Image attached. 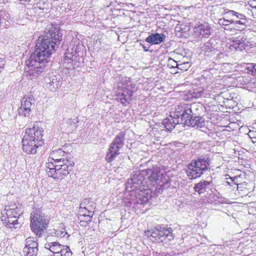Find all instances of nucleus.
<instances>
[{
  "mask_svg": "<svg viewBox=\"0 0 256 256\" xmlns=\"http://www.w3.org/2000/svg\"><path fill=\"white\" fill-rule=\"evenodd\" d=\"M62 40L59 28H52L45 35L38 36L36 49L26 61V76L28 79L36 80L44 72L52 54L58 48Z\"/></svg>",
  "mask_w": 256,
  "mask_h": 256,
  "instance_id": "f257e3e1",
  "label": "nucleus"
},
{
  "mask_svg": "<svg viewBox=\"0 0 256 256\" xmlns=\"http://www.w3.org/2000/svg\"><path fill=\"white\" fill-rule=\"evenodd\" d=\"M222 15L223 17L218 20V24L226 30L242 31L248 27V19L242 13L226 8Z\"/></svg>",
  "mask_w": 256,
  "mask_h": 256,
  "instance_id": "f03ea898",
  "label": "nucleus"
},
{
  "mask_svg": "<svg viewBox=\"0 0 256 256\" xmlns=\"http://www.w3.org/2000/svg\"><path fill=\"white\" fill-rule=\"evenodd\" d=\"M41 128L34 126L32 128H26L22 139V148L28 154H34L36 153L37 149L44 142L42 140Z\"/></svg>",
  "mask_w": 256,
  "mask_h": 256,
  "instance_id": "7ed1b4c3",
  "label": "nucleus"
},
{
  "mask_svg": "<svg viewBox=\"0 0 256 256\" xmlns=\"http://www.w3.org/2000/svg\"><path fill=\"white\" fill-rule=\"evenodd\" d=\"M210 158L208 154H203L193 160L188 165L186 174L190 179L200 177L209 168Z\"/></svg>",
  "mask_w": 256,
  "mask_h": 256,
  "instance_id": "20e7f679",
  "label": "nucleus"
},
{
  "mask_svg": "<svg viewBox=\"0 0 256 256\" xmlns=\"http://www.w3.org/2000/svg\"><path fill=\"white\" fill-rule=\"evenodd\" d=\"M3 212L1 219L5 226L10 229L20 227L18 220L23 212L20 207L5 208Z\"/></svg>",
  "mask_w": 256,
  "mask_h": 256,
  "instance_id": "39448f33",
  "label": "nucleus"
},
{
  "mask_svg": "<svg viewBox=\"0 0 256 256\" xmlns=\"http://www.w3.org/2000/svg\"><path fill=\"white\" fill-rule=\"evenodd\" d=\"M202 109L201 106L195 103L192 104H180L176 107L175 111L172 113L176 118L178 119V121L181 124H184L186 125L190 116L192 114L196 115V111H198Z\"/></svg>",
  "mask_w": 256,
  "mask_h": 256,
  "instance_id": "423d86ee",
  "label": "nucleus"
},
{
  "mask_svg": "<svg viewBox=\"0 0 256 256\" xmlns=\"http://www.w3.org/2000/svg\"><path fill=\"white\" fill-rule=\"evenodd\" d=\"M48 222L46 217L38 210H34L30 214V229L38 237H40L46 229Z\"/></svg>",
  "mask_w": 256,
  "mask_h": 256,
  "instance_id": "0eeeda50",
  "label": "nucleus"
},
{
  "mask_svg": "<svg viewBox=\"0 0 256 256\" xmlns=\"http://www.w3.org/2000/svg\"><path fill=\"white\" fill-rule=\"evenodd\" d=\"M126 132H120L114 138L108 146L106 156V160L108 162L114 161L122 152L124 144Z\"/></svg>",
  "mask_w": 256,
  "mask_h": 256,
  "instance_id": "6e6552de",
  "label": "nucleus"
},
{
  "mask_svg": "<svg viewBox=\"0 0 256 256\" xmlns=\"http://www.w3.org/2000/svg\"><path fill=\"white\" fill-rule=\"evenodd\" d=\"M172 230L170 228L156 226L154 229H152L146 232V234L149 236L158 238L162 242L168 243L174 239V234Z\"/></svg>",
  "mask_w": 256,
  "mask_h": 256,
  "instance_id": "1a4fd4ad",
  "label": "nucleus"
},
{
  "mask_svg": "<svg viewBox=\"0 0 256 256\" xmlns=\"http://www.w3.org/2000/svg\"><path fill=\"white\" fill-rule=\"evenodd\" d=\"M146 182L144 174L138 172L133 174L130 179L128 180L126 190L130 192H134L136 194L138 193V192H142L144 190Z\"/></svg>",
  "mask_w": 256,
  "mask_h": 256,
  "instance_id": "9d476101",
  "label": "nucleus"
},
{
  "mask_svg": "<svg viewBox=\"0 0 256 256\" xmlns=\"http://www.w3.org/2000/svg\"><path fill=\"white\" fill-rule=\"evenodd\" d=\"M52 160L54 161L56 166H58L57 177H58V180L63 179L70 174L73 168L74 162L67 158H62L55 160L52 158Z\"/></svg>",
  "mask_w": 256,
  "mask_h": 256,
  "instance_id": "9b49d317",
  "label": "nucleus"
},
{
  "mask_svg": "<svg viewBox=\"0 0 256 256\" xmlns=\"http://www.w3.org/2000/svg\"><path fill=\"white\" fill-rule=\"evenodd\" d=\"M34 102V96L31 93L25 95L22 100L21 106L18 110L19 114L24 116H29L31 107Z\"/></svg>",
  "mask_w": 256,
  "mask_h": 256,
  "instance_id": "f8f14e48",
  "label": "nucleus"
},
{
  "mask_svg": "<svg viewBox=\"0 0 256 256\" xmlns=\"http://www.w3.org/2000/svg\"><path fill=\"white\" fill-rule=\"evenodd\" d=\"M37 238L29 237L26 240V245L23 250L24 256H36L38 254Z\"/></svg>",
  "mask_w": 256,
  "mask_h": 256,
  "instance_id": "ddd939ff",
  "label": "nucleus"
},
{
  "mask_svg": "<svg viewBox=\"0 0 256 256\" xmlns=\"http://www.w3.org/2000/svg\"><path fill=\"white\" fill-rule=\"evenodd\" d=\"M195 34L200 38H208L212 32V28L208 23L195 26L194 29Z\"/></svg>",
  "mask_w": 256,
  "mask_h": 256,
  "instance_id": "4468645a",
  "label": "nucleus"
},
{
  "mask_svg": "<svg viewBox=\"0 0 256 256\" xmlns=\"http://www.w3.org/2000/svg\"><path fill=\"white\" fill-rule=\"evenodd\" d=\"M196 115L192 114L186 125L197 128H202L205 126L206 121L204 118L199 116L198 111H196Z\"/></svg>",
  "mask_w": 256,
  "mask_h": 256,
  "instance_id": "2eb2a0df",
  "label": "nucleus"
},
{
  "mask_svg": "<svg viewBox=\"0 0 256 256\" xmlns=\"http://www.w3.org/2000/svg\"><path fill=\"white\" fill-rule=\"evenodd\" d=\"M246 38L244 36H238L236 38H234L231 42L230 48L232 50L236 51H242L248 47V45L246 44Z\"/></svg>",
  "mask_w": 256,
  "mask_h": 256,
  "instance_id": "dca6fc26",
  "label": "nucleus"
},
{
  "mask_svg": "<svg viewBox=\"0 0 256 256\" xmlns=\"http://www.w3.org/2000/svg\"><path fill=\"white\" fill-rule=\"evenodd\" d=\"M72 52H70L68 48L66 50L65 55L62 59V62L64 66L67 69H71L74 67V61L76 60V56L72 54Z\"/></svg>",
  "mask_w": 256,
  "mask_h": 256,
  "instance_id": "f3484780",
  "label": "nucleus"
},
{
  "mask_svg": "<svg viewBox=\"0 0 256 256\" xmlns=\"http://www.w3.org/2000/svg\"><path fill=\"white\" fill-rule=\"evenodd\" d=\"M181 124L178 121V119L176 118L173 113L170 114V118H167L164 120L162 124L164 128L168 131H172L176 124Z\"/></svg>",
  "mask_w": 256,
  "mask_h": 256,
  "instance_id": "a211bd4d",
  "label": "nucleus"
},
{
  "mask_svg": "<svg viewBox=\"0 0 256 256\" xmlns=\"http://www.w3.org/2000/svg\"><path fill=\"white\" fill-rule=\"evenodd\" d=\"M166 38V36L164 34L156 32L149 35L146 38V41L149 44H158L164 42Z\"/></svg>",
  "mask_w": 256,
  "mask_h": 256,
  "instance_id": "6ab92c4d",
  "label": "nucleus"
},
{
  "mask_svg": "<svg viewBox=\"0 0 256 256\" xmlns=\"http://www.w3.org/2000/svg\"><path fill=\"white\" fill-rule=\"evenodd\" d=\"M210 183L206 180H202L194 185V189L195 192H198V194H204L210 188Z\"/></svg>",
  "mask_w": 256,
  "mask_h": 256,
  "instance_id": "aec40b11",
  "label": "nucleus"
},
{
  "mask_svg": "<svg viewBox=\"0 0 256 256\" xmlns=\"http://www.w3.org/2000/svg\"><path fill=\"white\" fill-rule=\"evenodd\" d=\"M45 248L48 249L51 252L53 253L52 254H60L65 248L64 246L60 245L57 242H51L46 244H45Z\"/></svg>",
  "mask_w": 256,
  "mask_h": 256,
  "instance_id": "412c9836",
  "label": "nucleus"
},
{
  "mask_svg": "<svg viewBox=\"0 0 256 256\" xmlns=\"http://www.w3.org/2000/svg\"><path fill=\"white\" fill-rule=\"evenodd\" d=\"M96 206V204L94 202L88 199H84L81 202L80 207L88 210V214L94 215V210Z\"/></svg>",
  "mask_w": 256,
  "mask_h": 256,
  "instance_id": "4be33fe9",
  "label": "nucleus"
},
{
  "mask_svg": "<svg viewBox=\"0 0 256 256\" xmlns=\"http://www.w3.org/2000/svg\"><path fill=\"white\" fill-rule=\"evenodd\" d=\"M132 92L126 90L122 92L120 98V102L124 106L128 105L132 100Z\"/></svg>",
  "mask_w": 256,
  "mask_h": 256,
  "instance_id": "5701e85b",
  "label": "nucleus"
},
{
  "mask_svg": "<svg viewBox=\"0 0 256 256\" xmlns=\"http://www.w3.org/2000/svg\"><path fill=\"white\" fill-rule=\"evenodd\" d=\"M93 216L90 214H88V215L86 216H84V214L78 215L80 225L82 226H86L91 222Z\"/></svg>",
  "mask_w": 256,
  "mask_h": 256,
  "instance_id": "b1692460",
  "label": "nucleus"
},
{
  "mask_svg": "<svg viewBox=\"0 0 256 256\" xmlns=\"http://www.w3.org/2000/svg\"><path fill=\"white\" fill-rule=\"evenodd\" d=\"M146 173L150 175L148 176V178L152 182H156L158 180V174L157 172H154V170L151 169L146 170Z\"/></svg>",
  "mask_w": 256,
  "mask_h": 256,
  "instance_id": "393cba45",
  "label": "nucleus"
},
{
  "mask_svg": "<svg viewBox=\"0 0 256 256\" xmlns=\"http://www.w3.org/2000/svg\"><path fill=\"white\" fill-rule=\"evenodd\" d=\"M57 170L58 166H56V164H55V168H50V169H46V171L48 176L52 177L54 179H58V177H57Z\"/></svg>",
  "mask_w": 256,
  "mask_h": 256,
  "instance_id": "a878e982",
  "label": "nucleus"
},
{
  "mask_svg": "<svg viewBox=\"0 0 256 256\" xmlns=\"http://www.w3.org/2000/svg\"><path fill=\"white\" fill-rule=\"evenodd\" d=\"M190 62L184 60L180 64H178V68L182 71H186L190 68Z\"/></svg>",
  "mask_w": 256,
  "mask_h": 256,
  "instance_id": "bb28decb",
  "label": "nucleus"
},
{
  "mask_svg": "<svg viewBox=\"0 0 256 256\" xmlns=\"http://www.w3.org/2000/svg\"><path fill=\"white\" fill-rule=\"evenodd\" d=\"M50 256H72V252L70 248L67 246L61 252L60 254L58 253L56 254H52Z\"/></svg>",
  "mask_w": 256,
  "mask_h": 256,
  "instance_id": "cd10ccee",
  "label": "nucleus"
},
{
  "mask_svg": "<svg viewBox=\"0 0 256 256\" xmlns=\"http://www.w3.org/2000/svg\"><path fill=\"white\" fill-rule=\"evenodd\" d=\"M246 69L248 70V73L252 74H256V64H250L246 67Z\"/></svg>",
  "mask_w": 256,
  "mask_h": 256,
  "instance_id": "c85d7f7f",
  "label": "nucleus"
},
{
  "mask_svg": "<svg viewBox=\"0 0 256 256\" xmlns=\"http://www.w3.org/2000/svg\"><path fill=\"white\" fill-rule=\"evenodd\" d=\"M179 62H176L175 60H174L173 58H169L168 59V66L170 68H177L178 67Z\"/></svg>",
  "mask_w": 256,
  "mask_h": 256,
  "instance_id": "c756f323",
  "label": "nucleus"
},
{
  "mask_svg": "<svg viewBox=\"0 0 256 256\" xmlns=\"http://www.w3.org/2000/svg\"><path fill=\"white\" fill-rule=\"evenodd\" d=\"M204 92L202 90L194 89L192 94L194 98H198L202 96Z\"/></svg>",
  "mask_w": 256,
  "mask_h": 256,
  "instance_id": "7c9ffc66",
  "label": "nucleus"
},
{
  "mask_svg": "<svg viewBox=\"0 0 256 256\" xmlns=\"http://www.w3.org/2000/svg\"><path fill=\"white\" fill-rule=\"evenodd\" d=\"M174 52L176 54L182 56L183 58H187V57L186 56V52L182 48H177L174 50Z\"/></svg>",
  "mask_w": 256,
  "mask_h": 256,
  "instance_id": "2f4dec72",
  "label": "nucleus"
},
{
  "mask_svg": "<svg viewBox=\"0 0 256 256\" xmlns=\"http://www.w3.org/2000/svg\"><path fill=\"white\" fill-rule=\"evenodd\" d=\"M186 26L184 24H180V26H177L176 27V32H181L182 34H184L186 32Z\"/></svg>",
  "mask_w": 256,
  "mask_h": 256,
  "instance_id": "473e14b6",
  "label": "nucleus"
},
{
  "mask_svg": "<svg viewBox=\"0 0 256 256\" xmlns=\"http://www.w3.org/2000/svg\"><path fill=\"white\" fill-rule=\"evenodd\" d=\"M148 199L146 197H140L137 201H136V203L138 204H144L146 203V202H148Z\"/></svg>",
  "mask_w": 256,
  "mask_h": 256,
  "instance_id": "72a5a7b5",
  "label": "nucleus"
},
{
  "mask_svg": "<svg viewBox=\"0 0 256 256\" xmlns=\"http://www.w3.org/2000/svg\"><path fill=\"white\" fill-rule=\"evenodd\" d=\"M150 254L152 256H167L166 254L164 252H158L152 250V252H150Z\"/></svg>",
  "mask_w": 256,
  "mask_h": 256,
  "instance_id": "f704fd0d",
  "label": "nucleus"
},
{
  "mask_svg": "<svg viewBox=\"0 0 256 256\" xmlns=\"http://www.w3.org/2000/svg\"><path fill=\"white\" fill-rule=\"evenodd\" d=\"M6 65V60L4 58H0V73Z\"/></svg>",
  "mask_w": 256,
  "mask_h": 256,
  "instance_id": "c9c22d12",
  "label": "nucleus"
},
{
  "mask_svg": "<svg viewBox=\"0 0 256 256\" xmlns=\"http://www.w3.org/2000/svg\"><path fill=\"white\" fill-rule=\"evenodd\" d=\"M56 234L58 236H64L66 232H65L64 230H56Z\"/></svg>",
  "mask_w": 256,
  "mask_h": 256,
  "instance_id": "e433bc0d",
  "label": "nucleus"
},
{
  "mask_svg": "<svg viewBox=\"0 0 256 256\" xmlns=\"http://www.w3.org/2000/svg\"><path fill=\"white\" fill-rule=\"evenodd\" d=\"M250 6L252 7L251 12L252 14L253 17L254 18H256V6H253V4H250Z\"/></svg>",
  "mask_w": 256,
  "mask_h": 256,
  "instance_id": "4c0bfd02",
  "label": "nucleus"
},
{
  "mask_svg": "<svg viewBox=\"0 0 256 256\" xmlns=\"http://www.w3.org/2000/svg\"><path fill=\"white\" fill-rule=\"evenodd\" d=\"M80 214H84V216L88 215V210L80 207L78 215Z\"/></svg>",
  "mask_w": 256,
  "mask_h": 256,
  "instance_id": "58836bf2",
  "label": "nucleus"
},
{
  "mask_svg": "<svg viewBox=\"0 0 256 256\" xmlns=\"http://www.w3.org/2000/svg\"><path fill=\"white\" fill-rule=\"evenodd\" d=\"M54 168H55V164H54L52 162H50V160H48V162L47 163L46 165V170Z\"/></svg>",
  "mask_w": 256,
  "mask_h": 256,
  "instance_id": "ea45409f",
  "label": "nucleus"
},
{
  "mask_svg": "<svg viewBox=\"0 0 256 256\" xmlns=\"http://www.w3.org/2000/svg\"><path fill=\"white\" fill-rule=\"evenodd\" d=\"M238 178L236 176H234V177H232V178H230V180H231V181H232V182H234V184H236V186L238 185V184L237 183V181H236V180H237Z\"/></svg>",
  "mask_w": 256,
  "mask_h": 256,
  "instance_id": "a19ab883",
  "label": "nucleus"
},
{
  "mask_svg": "<svg viewBox=\"0 0 256 256\" xmlns=\"http://www.w3.org/2000/svg\"><path fill=\"white\" fill-rule=\"evenodd\" d=\"M143 48H144V50L145 52H148V50L147 48H146V46H143Z\"/></svg>",
  "mask_w": 256,
  "mask_h": 256,
  "instance_id": "79ce46f5",
  "label": "nucleus"
},
{
  "mask_svg": "<svg viewBox=\"0 0 256 256\" xmlns=\"http://www.w3.org/2000/svg\"><path fill=\"white\" fill-rule=\"evenodd\" d=\"M251 4H253V6H256V0H254V2Z\"/></svg>",
  "mask_w": 256,
  "mask_h": 256,
  "instance_id": "37998d69",
  "label": "nucleus"
},
{
  "mask_svg": "<svg viewBox=\"0 0 256 256\" xmlns=\"http://www.w3.org/2000/svg\"><path fill=\"white\" fill-rule=\"evenodd\" d=\"M60 154H63V155H62L63 156H64V154H66L64 151H62V150L60 151Z\"/></svg>",
  "mask_w": 256,
  "mask_h": 256,
  "instance_id": "c03bdc74",
  "label": "nucleus"
},
{
  "mask_svg": "<svg viewBox=\"0 0 256 256\" xmlns=\"http://www.w3.org/2000/svg\"><path fill=\"white\" fill-rule=\"evenodd\" d=\"M226 183H227L228 185L230 186L231 182L227 181V182H226Z\"/></svg>",
  "mask_w": 256,
  "mask_h": 256,
  "instance_id": "a18cd8bd",
  "label": "nucleus"
},
{
  "mask_svg": "<svg viewBox=\"0 0 256 256\" xmlns=\"http://www.w3.org/2000/svg\"><path fill=\"white\" fill-rule=\"evenodd\" d=\"M78 40H76V38L74 41V42L75 43L76 42H78Z\"/></svg>",
  "mask_w": 256,
  "mask_h": 256,
  "instance_id": "49530a36",
  "label": "nucleus"
}]
</instances>
